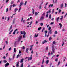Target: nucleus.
I'll return each mask as SVG.
<instances>
[{"label": "nucleus", "instance_id": "obj_1", "mask_svg": "<svg viewBox=\"0 0 67 67\" xmlns=\"http://www.w3.org/2000/svg\"><path fill=\"white\" fill-rule=\"evenodd\" d=\"M22 36H20L19 37L18 39V42H20L22 40Z\"/></svg>", "mask_w": 67, "mask_h": 67}, {"label": "nucleus", "instance_id": "obj_2", "mask_svg": "<svg viewBox=\"0 0 67 67\" xmlns=\"http://www.w3.org/2000/svg\"><path fill=\"white\" fill-rule=\"evenodd\" d=\"M24 35H23V38H25V34H26V32L25 31H23Z\"/></svg>", "mask_w": 67, "mask_h": 67}, {"label": "nucleus", "instance_id": "obj_3", "mask_svg": "<svg viewBox=\"0 0 67 67\" xmlns=\"http://www.w3.org/2000/svg\"><path fill=\"white\" fill-rule=\"evenodd\" d=\"M19 62L18 61V62L16 63V67H19Z\"/></svg>", "mask_w": 67, "mask_h": 67}, {"label": "nucleus", "instance_id": "obj_4", "mask_svg": "<svg viewBox=\"0 0 67 67\" xmlns=\"http://www.w3.org/2000/svg\"><path fill=\"white\" fill-rule=\"evenodd\" d=\"M43 19H44V17L43 16H42L40 18V20H43Z\"/></svg>", "mask_w": 67, "mask_h": 67}, {"label": "nucleus", "instance_id": "obj_5", "mask_svg": "<svg viewBox=\"0 0 67 67\" xmlns=\"http://www.w3.org/2000/svg\"><path fill=\"white\" fill-rule=\"evenodd\" d=\"M32 57H29L28 58V60H32Z\"/></svg>", "mask_w": 67, "mask_h": 67}, {"label": "nucleus", "instance_id": "obj_6", "mask_svg": "<svg viewBox=\"0 0 67 67\" xmlns=\"http://www.w3.org/2000/svg\"><path fill=\"white\" fill-rule=\"evenodd\" d=\"M24 4L23 2H22L21 3H20V5H19V7H21V6H22V5H23Z\"/></svg>", "mask_w": 67, "mask_h": 67}, {"label": "nucleus", "instance_id": "obj_7", "mask_svg": "<svg viewBox=\"0 0 67 67\" xmlns=\"http://www.w3.org/2000/svg\"><path fill=\"white\" fill-rule=\"evenodd\" d=\"M48 33L49 34H52V30H49V32H48Z\"/></svg>", "mask_w": 67, "mask_h": 67}, {"label": "nucleus", "instance_id": "obj_8", "mask_svg": "<svg viewBox=\"0 0 67 67\" xmlns=\"http://www.w3.org/2000/svg\"><path fill=\"white\" fill-rule=\"evenodd\" d=\"M38 36V34H37V35H36V34H35L34 37H37V36Z\"/></svg>", "mask_w": 67, "mask_h": 67}, {"label": "nucleus", "instance_id": "obj_9", "mask_svg": "<svg viewBox=\"0 0 67 67\" xmlns=\"http://www.w3.org/2000/svg\"><path fill=\"white\" fill-rule=\"evenodd\" d=\"M49 63V60H47L46 62V63L47 65H48V63Z\"/></svg>", "mask_w": 67, "mask_h": 67}, {"label": "nucleus", "instance_id": "obj_10", "mask_svg": "<svg viewBox=\"0 0 67 67\" xmlns=\"http://www.w3.org/2000/svg\"><path fill=\"white\" fill-rule=\"evenodd\" d=\"M55 48H53L52 49V51L53 53H55Z\"/></svg>", "mask_w": 67, "mask_h": 67}, {"label": "nucleus", "instance_id": "obj_11", "mask_svg": "<svg viewBox=\"0 0 67 67\" xmlns=\"http://www.w3.org/2000/svg\"><path fill=\"white\" fill-rule=\"evenodd\" d=\"M59 17H57V18L56 21L57 22H58V20H59Z\"/></svg>", "mask_w": 67, "mask_h": 67}, {"label": "nucleus", "instance_id": "obj_12", "mask_svg": "<svg viewBox=\"0 0 67 67\" xmlns=\"http://www.w3.org/2000/svg\"><path fill=\"white\" fill-rule=\"evenodd\" d=\"M45 37H46V33H47V31L46 30L45 31Z\"/></svg>", "mask_w": 67, "mask_h": 67}, {"label": "nucleus", "instance_id": "obj_13", "mask_svg": "<svg viewBox=\"0 0 67 67\" xmlns=\"http://www.w3.org/2000/svg\"><path fill=\"white\" fill-rule=\"evenodd\" d=\"M24 60V59H22L20 62L21 63H23V60Z\"/></svg>", "mask_w": 67, "mask_h": 67}, {"label": "nucleus", "instance_id": "obj_14", "mask_svg": "<svg viewBox=\"0 0 67 67\" xmlns=\"http://www.w3.org/2000/svg\"><path fill=\"white\" fill-rule=\"evenodd\" d=\"M57 0H55V2H54V0H53V2L54 3H56L57 2Z\"/></svg>", "mask_w": 67, "mask_h": 67}, {"label": "nucleus", "instance_id": "obj_15", "mask_svg": "<svg viewBox=\"0 0 67 67\" xmlns=\"http://www.w3.org/2000/svg\"><path fill=\"white\" fill-rule=\"evenodd\" d=\"M32 13L33 14H34V8H32Z\"/></svg>", "mask_w": 67, "mask_h": 67}, {"label": "nucleus", "instance_id": "obj_16", "mask_svg": "<svg viewBox=\"0 0 67 67\" xmlns=\"http://www.w3.org/2000/svg\"><path fill=\"white\" fill-rule=\"evenodd\" d=\"M14 52L15 53H16V48H14Z\"/></svg>", "mask_w": 67, "mask_h": 67}, {"label": "nucleus", "instance_id": "obj_17", "mask_svg": "<svg viewBox=\"0 0 67 67\" xmlns=\"http://www.w3.org/2000/svg\"><path fill=\"white\" fill-rule=\"evenodd\" d=\"M61 8L62 9L63 7V4H62L60 6Z\"/></svg>", "mask_w": 67, "mask_h": 67}, {"label": "nucleus", "instance_id": "obj_18", "mask_svg": "<svg viewBox=\"0 0 67 67\" xmlns=\"http://www.w3.org/2000/svg\"><path fill=\"white\" fill-rule=\"evenodd\" d=\"M28 51H29V48H27L26 49V53H28Z\"/></svg>", "mask_w": 67, "mask_h": 67}, {"label": "nucleus", "instance_id": "obj_19", "mask_svg": "<svg viewBox=\"0 0 67 67\" xmlns=\"http://www.w3.org/2000/svg\"><path fill=\"white\" fill-rule=\"evenodd\" d=\"M39 12L37 13V12H35V16H36L37 15V14H38Z\"/></svg>", "mask_w": 67, "mask_h": 67}, {"label": "nucleus", "instance_id": "obj_20", "mask_svg": "<svg viewBox=\"0 0 67 67\" xmlns=\"http://www.w3.org/2000/svg\"><path fill=\"white\" fill-rule=\"evenodd\" d=\"M12 25H11V26L9 30V31H10V30H11V29H12Z\"/></svg>", "mask_w": 67, "mask_h": 67}, {"label": "nucleus", "instance_id": "obj_21", "mask_svg": "<svg viewBox=\"0 0 67 67\" xmlns=\"http://www.w3.org/2000/svg\"><path fill=\"white\" fill-rule=\"evenodd\" d=\"M19 9L18 10V12H20V10H21V7H19Z\"/></svg>", "mask_w": 67, "mask_h": 67}, {"label": "nucleus", "instance_id": "obj_22", "mask_svg": "<svg viewBox=\"0 0 67 67\" xmlns=\"http://www.w3.org/2000/svg\"><path fill=\"white\" fill-rule=\"evenodd\" d=\"M15 54H14L13 57V59H14V57H15Z\"/></svg>", "mask_w": 67, "mask_h": 67}, {"label": "nucleus", "instance_id": "obj_23", "mask_svg": "<svg viewBox=\"0 0 67 67\" xmlns=\"http://www.w3.org/2000/svg\"><path fill=\"white\" fill-rule=\"evenodd\" d=\"M63 58L64 59L63 62H65V59H66V57H64Z\"/></svg>", "mask_w": 67, "mask_h": 67}, {"label": "nucleus", "instance_id": "obj_24", "mask_svg": "<svg viewBox=\"0 0 67 67\" xmlns=\"http://www.w3.org/2000/svg\"><path fill=\"white\" fill-rule=\"evenodd\" d=\"M40 25H41V26H43V23H40Z\"/></svg>", "mask_w": 67, "mask_h": 67}, {"label": "nucleus", "instance_id": "obj_25", "mask_svg": "<svg viewBox=\"0 0 67 67\" xmlns=\"http://www.w3.org/2000/svg\"><path fill=\"white\" fill-rule=\"evenodd\" d=\"M63 18V16H61V17L60 18V20H61V21H62V19Z\"/></svg>", "mask_w": 67, "mask_h": 67}, {"label": "nucleus", "instance_id": "obj_26", "mask_svg": "<svg viewBox=\"0 0 67 67\" xmlns=\"http://www.w3.org/2000/svg\"><path fill=\"white\" fill-rule=\"evenodd\" d=\"M17 10H18V8H15V12H16Z\"/></svg>", "mask_w": 67, "mask_h": 67}, {"label": "nucleus", "instance_id": "obj_27", "mask_svg": "<svg viewBox=\"0 0 67 67\" xmlns=\"http://www.w3.org/2000/svg\"><path fill=\"white\" fill-rule=\"evenodd\" d=\"M51 9H50L48 11V13H51Z\"/></svg>", "mask_w": 67, "mask_h": 67}, {"label": "nucleus", "instance_id": "obj_28", "mask_svg": "<svg viewBox=\"0 0 67 67\" xmlns=\"http://www.w3.org/2000/svg\"><path fill=\"white\" fill-rule=\"evenodd\" d=\"M46 50H48V47H47L46 48Z\"/></svg>", "mask_w": 67, "mask_h": 67}, {"label": "nucleus", "instance_id": "obj_29", "mask_svg": "<svg viewBox=\"0 0 67 67\" xmlns=\"http://www.w3.org/2000/svg\"><path fill=\"white\" fill-rule=\"evenodd\" d=\"M21 67H23V63H22L21 64Z\"/></svg>", "mask_w": 67, "mask_h": 67}, {"label": "nucleus", "instance_id": "obj_30", "mask_svg": "<svg viewBox=\"0 0 67 67\" xmlns=\"http://www.w3.org/2000/svg\"><path fill=\"white\" fill-rule=\"evenodd\" d=\"M41 29V27H39L38 29V31H40V30Z\"/></svg>", "mask_w": 67, "mask_h": 67}, {"label": "nucleus", "instance_id": "obj_31", "mask_svg": "<svg viewBox=\"0 0 67 67\" xmlns=\"http://www.w3.org/2000/svg\"><path fill=\"white\" fill-rule=\"evenodd\" d=\"M21 55H19V54H18L17 56V58H18V57H20V56Z\"/></svg>", "mask_w": 67, "mask_h": 67}, {"label": "nucleus", "instance_id": "obj_32", "mask_svg": "<svg viewBox=\"0 0 67 67\" xmlns=\"http://www.w3.org/2000/svg\"><path fill=\"white\" fill-rule=\"evenodd\" d=\"M53 44H55L56 43V42H55V41H54L53 42Z\"/></svg>", "mask_w": 67, "mask_h": 67}, {"label": "nucleus", "instance_id": "obj_33", "mask_svg": "<svg viewBox=\"0 0 67 67\" xmlns=\"http://www.w3.org/2000/svg\"><path fill=\"white\" fill-rule=\"evenodd\" d=\"M62 31H63V32H64L66 30H65V29H62Z\"/></svg>", "mask_w": 67, "mask_h": 67}, {"label": "nucleus", "instance_id": "obj_34", "mask_svg": "<svg viewBox=\"0 0 67 67\" xmlns=\"http://www.w3.org/2000/svg\"><path fill=\"white\" fill-rule=\"evenodd\" d=\"M12 60V59H11L10 58H9V60L10 61L11 60Z\"/></svg>", "mask_w": 67, "mask_h": 67}, {"label": "nucleus", "instance_id": "obj_35", "mask_svg": "<svg viewBox=\"0 0 67 67\" xmlns=\"http://www.w3.org/2000/svg\"><path fill=\"white\" fill-rule=\"evenodd\" d=\"M26 3H27V1H26L24 3V5H25L26 4Z\"/></svg>", "mask_w": 67, "mask_h": 67}, {"label": "nucleus", "instance_id": "obj_36", "mask_svg": "<svg viewBox=\"0 0 67 67\" xmlns=\"http://www.w3.org/2000/svg\"><path fill=\"white\" fill-rule=\"evenodd\" d=\"M51 27H49L48 30H51Z\"/></svg>", "mask_w": 67, "mask_h": 67}, {"label": "nucleus", "instance_id": "obj_37", "mask_svg": "<svg viewBox=\"0 0 67 67\" xmlns=\"http://www.w3.org/2000/svg\"><path fill=\"white\" fill-rule=\"evenodd\" d=\"M13 31V30H11L9 33V34H11V32H12Z\"/></svg>", "mask_w": 67, "mask_h": 67}, {"label": "nucleus", "instance_id": "obj_38", "mask_svg": "<svg viewBox=\"0 0 67 67\" xmlns=\"http://www.w3.org/2000/svg\"><path fill=\"white\" fill-rule=\"evenodd\" d=\"M45 29V28H43V29L42 30V32H43V31H44V29Z\"/></svg>", "mask_w": 67, "mask_h": 67}, {"label": "nucleus", "instance_id": "obj_39", "mask_svg": "<svg viewBox=\"0 0 67 67\" xmlns=\"http://www.w3.org/2000/svg\"><path fill=\"white\" fill-rule=\"evenodd\" d=\"M65 8H66V7H67V4L66 3H65Z\"/></svg>", "mask_w": 67, "mask_h": 67}, {"label": "nucleus", "instance_id": "obj_40", "mask_svg": "<svg viewBox=\"0 0 67 67\" xmlns=\"http://www.w3.org/2000/svg\"><path fill=\"white\" fill-rule=\"evenodd\" d=\"M48 17V14H47L46 15V18H47Z\"/></svg>", "mask_w": 67, "mask_h": 67}, {"label": "nucleus", "instance_id": "obj_41", "mask_svg": "<svg viewBox=\"0 0 67 67\" xmlns=\"http://www.w3.org/2000/svg\"><path fill=\"white\" fill-rule=\"evenodd\" d=\"M51 39H52V37H50L49 39V41H50Z\"/></svg>", "mask_w": 67, "mask_h": 67}, {"label": "nucleus", "instance_id": "obj_42", "mask_svg": "<svg viewBox=\"0 0 67 67\" xmlns=\"http://www.w3.org/2000/svg\"><path fill=\"white\" fill-rule=\"evenodd\" d=\"M50 24L51 25H52V24H54V23L53 22H51L50 23Z\"/></svg>", "mask_w": 67, "mask_h": 67}, {"label": "nucleus", "instance_id": "obj_43", "mask_svg": "<svg viewBox=\"0 0 67 67\" xmlns=\"http://www.w3.org/2000/svg\"><path fill=\"white\" fill-rule=\"evenodd\" d=\"M59 64H60V62L59 61L58 63V64H57V65L58 66V65H59Z\"/></svg>", "mask_w": 67, "mask_h": 67}, {"label": "nucleus", "instance_id": "obj_44", "mask_svg": "<svg viewBox=\"0 0 67 67\" xmlns=\"http://www.w3.org/2000/svg\"><path fill=\"white\" fill-rule=\"evenodd\" d=\"M3 62H4V63H7V61L5 60H4Z\"/></svg>", "mask_w": 67, "mask_h": 67}, {"label": "nucleus", "instance_id": "obj_45", "mask_svg": "<svg viewBox=\"0 0 67 67\" xmlns=\"http://www.w3.org/2000/svg\"><path fill=\"white\" fill-rule=\"evenodd\" d=\"M8 8H7L6 11V12H8Z\"/></svg>", "mask_w": 67, "mask_h": 67}, {"label": "nucleus", "instance_id": "obj_46", "mask_svg": "<svg viewBox=\"0 0 67 67\" xmlns=\"http://www.w3.org/2000/svg\"><path fill=\"white\" fill-rule=\"evenodd\" d=\"M13 34H15V31H14L13 32Z\"/></svg>", "mask_w": 67, "mask_h": 67}, {"label": "nucleus", "instance_id": "obj_47", "mask_svg": "<svg viewBox=\"0 0 67 67\" xmlns=\"http://www.w3.org/2000/svg\"><path fill=\"white\" fill-rule=\"evenodd\" d=\"M32 21H31L30 23L29 24V25H31V24H32Z\"/></svg>", "mask_w": 67, "mask_h": 67}, {"label": "nucleus", "instance_id": "obj_48", "mask_svg": "<svg viewBox=\"0 0 67 67\" xmlns=\"http://www.w3.org/2000/svg\"><path fill=\"white\" fill-rule=\"evenodd\" d=\"M42 64H44V59H43V60L42 61Z\"/></svg>", "mask_w": 67, "mask_h": 67}, {"label": "nucleus", "instance_id": "obj_49", "mask_svg": "<svg viewBox=\"0 0 67 67\" xmlns=\"http://www.w3.org/2000/svg\"><path fill=\"white\" fill-rule=\"evenodd\" d=\"M21 51H20V50H19V54H21Z\"/></svg>", "mask_w": 67, "mask_h": 67}, {"label": "nucleus", "instance_id": "obj_50", "mask_svg": "<svg viewBox=\"0 0 67 67\" xmlns=\"http://www.w3.org/2000/svg\"><path fill=\"white\" fill-rule=\"evenodd\" d=\"M38 23V21H36L35 22V24H37Z\"/></svg>", "mask_w": 67, "mask_h": 67}, {"label": "nucleus", "instance_id": "obj_51", "mask_svg": "<svg viewBox=\"0 0 67 67\" xmlns=\"http://www.w3.org/2000/svg\"><path fill=\"white\" fill-rule=\"evenodd\" d=\"M49 36V34L48 33V35L47 36V37H48V36Z\"/></svg>", "mask_w": 67, "mask_h": 67}, {"label": "nucleus", "instance_id": "obj_52", "mask_svg": "<svg viewBox=\"0 0 67 67\" xmlns=\"http://www.w3.org/2000/svg\"><path fill=\"white\" fill-rule=\"evenodd\" d=\"M42 44H44V43H45V42L44 41H42Z\"/></svg>", "mask_w": 67, "mask_h": 67}, {"label": "nucleus", "instance_id": "obj_53", "mask_svg": "<svg viewBox=\"0 0 67 67\" xmlns=\"http://www.w3.org/2000/svg\"><path fill=\"white\" fill-rule=\"evenodd\" d=\"M49 18L51 19V14H50L49 16Z\"/></svg>", "mask_w": 67, "mask_h": 67}, {"label": "nucleus", "instance_id": "obj_54", "mask_svg": "<svg viewBox=\"0 0 67 67\" xmlns=\"http://www.w3.org/2000/svg\"><path fill=\"white\" fill-rule=\"evenodd\" d=\"M59 13H60L61 12V10L60 9L59 10Z\"/></svg>", "mask_w": 67, "mask_h": 67}, {"label": "nucleus", "instance_id": "obj_55", "mask_svg": "<svg viewBox=\"0 0 67 67\" xmlns=\"http://www.w3.org/2000/svg\"><path fill=\"white\" fill-rule=\"evenodd\" d=\"M67 15V13H66L64 17L65 18V17H66V15Z\"/></svg>", "mask_w": 67, "mask_h": 67}, {"label": "nucleus", "instance_id": "obj_56", "mask_svg": "<svg viewBox=\"0 0 67 67\" xmlns=\"http://www.w3.org/2000/svg\"><path fill=\"white\" fill-rule=\"evenodd\" d=\"M41 7H42V5H41L40 6H39V9H41Z\"/></svg>", "mask_w": 67, "mask_h": 67}, {"label": "nucleus", "instance_id": "obj_57", "mask_svg": "<svg viewBox=\"0 0 67 67\" xmlns=\"http://www.w3.org/2000/svg\"><path fill=\"white\" fill-rule=\"evenodd\" d=\"M16 6V5L15 4H13V7H15Z\"/></svg>", "mask_w": 67, "mask_h": 67}, {"label": "nucleus", "instance_id": "obj_58", "mask_svg": "<svg viewBox=\"0 0 67 67\" xmlns=\"http://www.w3.org/2000/svg\"><path fill=\"white\" fill-rule=\"evenodd\" d=\"M9 51H11V48H10L9 49Z\"/></svg>", "mask_w": 67, "mask_h": 67}, {"label": "nucleus", "instance_id": "obj_59", "mask_svg": "<svg viewBox=\"0 0 67 67\" xmlns=\"http://www.w3.org/2000/svg\"><path fill=\"white\" fill-rule=\"evenodd\" d=\"M44 42L45 43H47V41H46V40H45Z\"/></svg>", "mask_w": 67, "mask_h": 67}, {"label": "nucleus", "instance_id": "obj_60", "mask_svg": "<svg viewBox=\"0 0 67 67\" xmlns=\"http://www.w3.org/2000/svg\"><path fill=\"white\" fill-rule=\"evenodd\" d=\"M57 33V31H55V32L54 33V34H56Z\"/></svg>", "mask_w": 67, "mask_h": 67}, {"label": "nucleus", "instance_id": "obj_61", "mask_svg": "<svg viewBox=\"0 0 67 67\" xmlns=\"http://www.w3.org/2000/svg\"><path fill=\"white\" fill-rule=\"evenodd\" d=\"M14 23H15L14 20L13 21L12 24H14Z\"/></svg>", "mask_w": 67, "mask_h": 67}, {"label": "nucleus", "instance_id": "obj_62", "mask_svg": "<svg viewBox=\"0 0 67 67\" xmlns=\"http://www.w3.org/2000/svg\"><path fill=\"white\" fill-rule=\"evenodd\" d=\"M58 60V58H57L55 59V62H57Z\"/></svg>", "mask_w": 67, "mask_h": 67}, {"label": "nucleus", "instance_id": "obj_63", "mask_svg": "<svg viewBox=\"0 0 67 67\" xmlns=\"http://www.w3.org/2000/svg\"><path fill=\"white\" fill-rule=\"evenodd\" d=\"M32 47H31V48H30V51H31V50H32Z\"/></svg>", "mask_w": 67, "mask_h": 67}, {"label": "nucleus", "instance_id": "obj_64", "mask_svg": "<svg viewBox=\"0 0 67 67\" xmlns=\"http://www.w3.org/2000/svg\"><path fill=\"white\" fill-rule=\"evenodd\" d=\"M13 2L12 1L11 2V4H13Z\"/></svg>", "mask_w": 67, "mask_h": 67}]
</instances>
